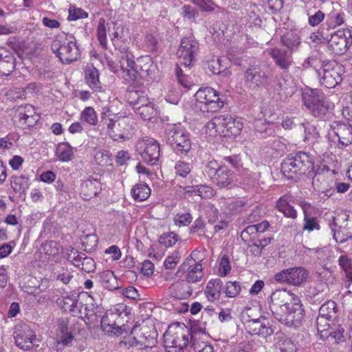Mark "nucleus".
<instances>
[{
    "mask_svg": "<svg viewBox=\"0 0 352 352\" xmlns=\"http://www.w3.org/2000/svg\"><path fill=\"white\" fill-rule=\"evenodd\" d=\"M269 306L274 318L287 326H298L304 317L300 299L285 289H276L271 294Z\"/></svg>",
    "mask_w": 352,
    "mask_h": 352,
    "instance_id": "1",
    "label": "nucleus"
},
{
    "mask_svg": "<svg viewBox=\"0 0 352 352\" xmlns=\"http://www.w3.org/2000/svg\"><path fill=\"white\" fill-rule=\"evenodd\" d=\"M314 170V164L304 152H299L294 156L287 157L281 164V171L288 179H296L298 175L310 174Z\"/></svg>",
    "mask_w": 352,
    "mask_h": 352,
    "instance_id": "2",
    "label": "nucleus"
},
{
    "mask_svg": "<svg viewBox=\"0 0 352 352\" xmlns=\"http://www.w3.org/2000/svg\"><path fill=\"white\" fill-rule=\"evenodd\" d=\"M52 50L63 64H69L80 56L78 47L72 34H60L52 43Z\"/></svg>",
    "mask_w": 352,
    "mask_h": 352,
    "instance_id": "3",
    "label": "nucleus"
},
{
    "mask_svg": "<svg viewBox=\"0 0 352 352\" xmlns=\"http://www.w3.org/2000/svg\"><path fill=\"white\" fill-rule=\"evenodd\" d=\"M320 61L318 59L309 57L307 58L303 66L305 67H313L317 70L320 76V83L327 88H333L342 81V77L340 74V67L331 61L322 62L320 67L318 69Z\"/></svg>",
    "mask_w": 352,
    "mask_h": 352,
    "instance_id": "4",
    "label": "nucleus"
},
{
    "mask_svg": "<svg viewBox=\"0 0 352 352\" xmlns=\"http://www.w3.org/2000/svg\"><path fill=\"white\" fill-rule=\"evenodd\" d=\"M304 105L315 117L323 118L330 106L324 94L316 89H306L302 94Z\"/></svg>",
    "mask_w": 352,
    "mask_h": 352,
    "instance_id": "5",
    "label": "nucleus"
},
{
    "mask_svg": "<svg viewBox=\"0 0 352 352\" xmlns=\"http://www.w3.org/2000/svg\"><path fill=\"white\" fill-rule=\"evenodd\" d=\"M107 132L115 141L129 139L135 126V120L131 116H118L116 120L106 121Z\"/></svg>",
    "mask_w": 352,
    "mask_h": 352,
    "instance_id": "6",
    "label": "nucleus"
},
{
    "mask_svg": "<svg viewBox=\"0 0 352 352\" xmlns=\"http://www.w3.org/2000/svg\"><path fill=\"white\" fill-rule=\"evenodd\" d=\"M206 172L219 188H231L236 181L235 173L226 166H220L217 161L208 163Z\"/></svg>",
    "mask_w": 352,
    "mask_h": 352,
    "instance_id": "7",
    "label": "nucleus"
},
{
    "mask_svg": "<svg viewBox=\"0 0 352 352\" xmlns=\"http://www.w3.org/2000/svg\"><path fill=\"white\" fill-rule=\"evenodd\" d=\"M195 96L198 107L203 112H217L224 104L219 92L211 87L200 88Z\"/></svg>",
    "mask_w": 352,
    "mask_h": 352,
    "instance_id": "8",
    "label": "nucleus"
},
{
    "mask_svg": "<svg viewBox=\"0 0 352 352\" xmlns=\"http://www.w3.org/2000/svg\"><path fill=\"white\" fill-rule=\"evenodd\" d=\"M167 139L175 153L186 155L191 148L189 133L180 125H171L166 129Z\"/></svg>",
    "mask_w": 352,
    "mask_h": 352,
    "instance_id": "9",
    "label": "nucleus"
},
{
    "mask_svg": "<svg viewBox=\"0 0 352 352\" xmlns=\"http://www.w3.org/2000/svg\"><path fill=\"white\" fill-rule=\"evenodd\" d=\"M135 151L142 160L147 164L155 165L160 157V144L151 138L138 140L135 144Z\"/></svg>",
    "mask_w": 352,
    "mask_h": 352,
    "instance_id": "10",
    "label": "nucleus"
},
{
    "mask_svg": "<svg viewBox=\"0 0 352 352\" xmlns=\"http://www.w3.org/2000/svg\"><path fill=\"white\" fill-rule=\"evenodd\" d=\"M309 277V272L302 267H294L276 273L275 280L281 283L300 286Z\"/></svg>",
    "mask_w": 352,
    "mask_h": 352,
    "instance_id": "11",
    "label": "nucleus"
},
{
    "mask_svg": "<svg viewBox=\"0 0 352 352\" xmlns=\"http://www.w3.org/2000/svg\"><path fill=\"white\" fill-rule=\"evenodd\" d=\"M199 43L193 36H186L182 38L177 54L182 65L187 67L194 60L195 56L199 50Z\"/></svg>",
    "mask_w": 352,
    "mask_h": 352,
    "instance_id": "12",
    "label": "nucleus"
},
{
    "mask_svg": "<svg viewBox=\"0 0 352 352\" xmlns=\"http://www.w3.org/2000/svg\"><path fill=\"white\" fill-rule=\"evenodd\" d=\"M351 34L344 30H338L331 34L330 38H326L328 41L329 47L332 52L337 55L344 54L352 43Z\"/></svg>",
    "mask_w": 352,
    "mask_h": 352,
    "instance_id": "13",
    "label": "nucleus"
},
{
    "mask_svg": "<svg viewBox=\"0 0 352 352\" xmlns=\"http://www.w3.org/2000/svg\"><path fill=\"white\" fill-rule=\"evenodd\" d=\"M188 342V338L181 331L172 333L168 329L164 335V344L166 352H182Z\"/></svg>",
    "mask_w": 352,
    "mask_h": 352,
    "instance_id": "14",
    "label": "nucleus"
},
{
    "mask_svg": "<svg viewBox=\"0 0 352 352\" xmlns=\"http://www.w3.org/2000/svg\"><path fill=\"white\" fill-rule=\"evenodd\" d=\"M118 319H120V313L117 309H111L107 311L100 319L102 330L109 335H121L122 329L118 324Z\"/></svg>",
    "mask_w": 352,
    "mask_h": 352,
    "instance_id": "15",
    "label": "nucleus"
},
{
    "mask_svg": "<svg viewBox=\"0 0 352 352\" xmlns=\"http://www.w3.org/2000/svg\"><path fill=\"white\" fill-rule=\"evenodd\" d=\"M267 76L265 72L262 71L261 66L255 61L250 64L245 71L244 80L249 87H258L267 82Z\"/></svg>",
    "mask_w": 352,
    "mask_h": 352,
    "instance_id": "16",
    "label": "nucleus"
},
{
    "mask_svg": "<svg viewBox=\"0 0 352 352\" xmlns=\"http://www.w3.org/2000/svg\"><path fill=\"white\" fill-rule=\"evenodd\" d=\"M34 338V331L25 324L17 327L14 333L16 345L24 350H29L32 347Z\"/></svg>",
    "mask_w": 352,
    "mask_h": 352,
    "instance_id": "17",
    "label": "nucleus"
},
{
    "mask_svg": "<svg viewBox=\"0 0 352 352\" xmlns=\"http://www.w3.org/2000/svg\"><path fill=\"white\" fill-rule=\"evenodd\" d=\"M188 270L186 278L190 283H197L201 280L204 273L203 267L200 263H197L192 257H188L179 267V271Z\"/></svg>",
    "mask_w": 352,
    "mask_h": 352,
    "instance_id": "18",
    "label": "nucleus"
},
{
    "mask_svg": "<svg viewBox=\"0 0 352 352\" xmlns=\"http://www.w3.org/2000/svg\"><path fill=\"white\" fill-rule=\"evenodd\" d=\"M119 58L118 69L120 68L129 80L135 81L136 80V73L135 70V63L133 61V54L127 50L120 51L117 55Z\"/></svg>",
    "mask_w": 352,
    "mask_h": 352,
    "instance_id": "19",
    "label": "nucleus"
},
{
    "mask_svg": "<svg viewBox=\"0 0 352 352\" xmlns=\"http://www.w3.org/2000/svg\"><path fill=\"white\" fill-rule=\"evenodd\" d=\"M140 332L133 338L132 345L142 349L143 347H153L157 344V333L155 331H150L148 327L140 328Z\"/></svg>",
    "mask_w": 352,
    "mask_h": 352,
    "instance_id": "20",
    "label": "nucleus"
},
{
    "mask_svg": "<svg viewBox=\"0 0 352 352\" xmlns=\"http://www.w3.org/2000/svg\"><path fill=\"white\" fill-rule=\"evenodd\" d=\"M245 328L252 335L263 337L270 336L273 333V330L269 327V322L265 318L249 320L246 322Z\"/></svg>",
    "mask_w": 352,
    "mask_h": 352,
    "instance_id": "21",
    "label": "nucleus"
},
{
    "mask_svg": "<svg viewBox=\"0 0 352 352\" xmlns=\"http://www.w3.org/2000/svg\"><path fill=\"white\" fill-rule=\"evenodd\" d=\"M269 54L282 69H287L292 65L291 52L285 50L274 47L270 50Z\"/></svg>",
    "mask_w": 352,
    "mask_h": 352,
    "instance_id": "22",
    "label": "nucleus"
},
{
    "mask_svg": "<svg viewBox=\"0 0 352 352\" xmlns=\"http://www.w3.org/2000/svg\"><path fill=\"white\" fill-rule=\"evenodd\" d=\"M170 296L176 298H186L192 294V289L186 280H179L168 287Z\"/></svg>",
    "mask_w": 352,
    "mask_h": 352,
    "instance_id": "23",
    "label": "nucleus"
},
{
    "mask_svg": "<svg viewBox=\"0 0 352 352\" xmlns=\"http://www.w3.org/2000/svg\"><path fill=\"white\" fill-rule=\"evenodd\" d=\"M135 70H138L136 77L139 75L142 78H151L155 72V66L153 65L152 58L150 56H142L138 58L135 65Z\"/></svg>",
    "mask_w": 352,
    "mask_h": 352,
    "instance_id": "24",
    "label": "nucleus"
},
{
    "mask_svg": "<svg viewBox=\"0 0 352 352\" xmlns=\"http://www.w3.org/2000/svg\"><path fill=\"white\" fill-rule=\"evenodd\" d=\"M223 282L220 278L210 280L204 289L206 299L211 302L219 300L221 294Z\"/></svg>",
    "mask_w": 352,
    "mask_h": 352,
    "instance_id": "25",
    "label": "nucleus"
},
{
    "mask_svg": "<svg viewBox=\"0 0 352 352\" xmlns=\"http://www.w3.org/2000/svg\"><path fill=\"white\" fill-rule=\"evenodd\" d=\"M224 117L223 115L213 118L205 126L206 133L210 137H225Z\"/></svg>",
    "mask_w": 352,
    "mask_h": 352,
    "instance_id": "26",
    "label": "nucleus"
},
{
    "mask_svg": "<svg viewBox=\"0 0 352 352\" xmlns=\"http://www.w3.org/2000/svg\"><path fill=\"white\" fill-rule=\"evenodd\" d=\"M127 102L132 106L133 109L138 105H142V103L146 102L148 99L147 95L142 91L135 89V85H130L125 95Z\"/></svg>",
    "mask_w": 352,
    "mask_h": 352,
    "instance_id": "27",
    "label": "nucleus"
},
{
    "mask_svg": "<svg viewBox=\"0 0 352 352\" xmlns=\"http://www.w3.org/2000/svg\"><path fill=\"white\" fill-rule=\"evenodd\" d=\"M101 190V184L96 179H87L80 186V195L84 199L89 200Z\"/></svg>",
    "mask_w": 352,
    "mask_h": 352,
    "instance_id": "28",
    "label": "nucleus"
},
{
    "mask_svg": "<svg viewBox=\"0 0 352 352\" xmlns=\"http://www.w3.org/2000/svg\"><path fill=\"white\" fill-rule=\"evenodd\" d=\"M224 117V133L226 136H236L240 134L243 124L240 119L235 118L230 115H223Z\"/></svg>",
    "mask_w": 352,
    "mask_h": 352,
    "instance_id": "29",
    "label": "nucleus"
},
{
    "mask_svg": "<svg viewBox=\"0 0 352 352\" xmlns=\"http://www.w3.org/2000/svg\"><path fill=\"white\" fill-rule=\"evenodd\" d=\"M333 133L338 136L339 143L342 146L352 144V126L349 124H337Z\"/></svg>",
    "mask_w": 352,
    "mask_h": 352,
    "instance_id": "30",
    "label": "nucleus"
},
{
    "mask_svg": "<svg viewBox=\"0 0 352 352\" xmlns=\"http://www.w3.org/2000/svg\"><path fill=\"white\" fill-rule=\"evenodd\" d=\"M69 321L66 318H62L58 321L57 328V342L65 346L68 345L74 339L71 331H69Z\"/></svg>",
    "mask_w": 352,
    "mask_h": 352,
    "instance_id": "31",
    "label": "nucleus"
},
{
    "mask_svg": "<svg viewBox=\"0 0 352 352\" xmlns=\"http://www.w3.org/2000/svg\"><path fill=\"white\" fill-rule=\"evenodd\" d=\"M134 111L144 120H151L157 115L155 104L149 98L147 99L146 102L142 103V105L135 107Z\"/></svg>",
    "mask_w": 352,
    "mask_h": 352,
    "instance_id": "32",
    "label": "nucleus"
},
{
    "mask_svg": "<svg viewBox=\"0 0 352 352\" xmlns=\"http://www.w3.org/2000/svg\"><path fill=\"white\" fill-rule=\"evenodd\" d=\"M292 197L289 195H285L279 198L276 202V208L278 210L284 214L287 217L296 219L297 217V212L289 204Z\"/></svg>",
    "mask_w": 352,
    "mask_h": 352,
    "instance_id": "33",
    "label": "nucleus"
},
{
    "mask_svg": "<svg viewBox=\"0 0 352 352\" xmlns=\"http://www.w3.org/2000/svg\"><path fill=\"white\" fill-rule=\"evenodd\" d=\"M97 278L101 285L107 289L113 291L119 288L116 276L111 271L102 272L98 275Z\"/></svg>",
    "mask_w": 352,
    "mask_h": 352,
    "instance_id": "34",
    "label": "nucleus"
},
{
    "mask_svg": "<svg viewBox=\"0 0 352 352\" xmlns=\"http://www.w3.org/2000/svg\"><path fill=\"white\" fill-rule=\"evenodd\" d=\"M17 112L19 118L23 120L25 123L29 126L33 125L36 122V119L34 118L35 111L32 105L25 104L20 106Z\"/></svg>",
    "mask_w": 352,
    "mask_h": 352,
    "instance_id": "35",
    "label": "nucleus"
},
{
    "mask_svg": "<svg viewBox=\"0 0 352 352\" xmlns=\"http://www.w3.org/2000/svg\"><path fill=\"white\" fill-rule=\"evenodd\" d=\"M85 80L88 86L94 91H102L101 83L99 80V72L95 67L86 70Z\"/></svg>",
    "mask_w": 352,
    "mask_h": 352,
    "instance_id": "36",
    "label": "nucleus"
},
{
    "mask_svg": "<svg viewBox=\"0 0 352 352\" xmlns=\"http://www.w3.org/2000/svg\"><path fill=\"white\" fill-rule=\"evenodd\" d=\"M151 188L145 183H138L131 189L133 198L137 201H143L147 199L151 195Z\"/></svg>",
    "mask_w": 352,
    "mask_h": 352,
    "instance_id": "37",
    "label": "nucleus"
},
{
    "mask_svg": "<svg viewBox=\"0 0 352 352\" xmlns=\"http://www.w3.org/2000/svg\"><path fill=\"white\" fill-rule=\"evenodd\" d=\"M281 43L292 52L298 49L300 44V41L299 36L296 33L293 31H288L282 36Z\"/></svg>",
    "mask_w": 352,
    "mask_h": 352,
    "instance_id": "38",
    "label": "nucleus"
},
{
    "mask_svg": "<svg viewBox=\"0 0 352 352\" xmlns=\"http://www.w3.org/2000/svg\"><path fill=\"white\" fill-rule=\"evenodd\" d=\"M337 307L336 303L333 300H329L324 304L319 309V316L333 320L336 318Z\"/></svg>",
    "mask_w": 352,
    "mask_h": 352,
    "instance_id": "39",
    "label": "nucleus"
},
{
    "mask_svg": "<svg viewBox=\"0 0 352 352\" xmlns=\"http://www.w3.org/2000/svg\"><path fill=\"white\" fill-rule=\"evenodd\" d=\"M329 319L318 316L316 319V327L320 338L322 340L327 339L332 335V329H330Z\"/></svg>",
    "mask_w": 352,
    "mask_h": 352,
    "instance_id": "40",
    "label": "nucleus"
},
{
    "mask_svg": "<svg viewBox=\"0 0 352 352\" xmlns=\"http://www.w3.org/2000/svg\"><path fill=\"white\" fill-rule=\"evenodd\" d=\"M338 264L342 270L344 272L346 281L349 287L352 283V260L345 254L341 255L338 258Z\"/></svg>",
    "mask_w": 352,
    "mask_h": 352,
    "instance_id": "41",
    "label": "nucleus"
},
{
    "mask_svg": "<svg viewBox=\"0 0 352 352\" xmlns=\"http://www.w3.org/2000/svg\"><path fill=\"white\" fill-rule=\"evenodd\" d=\"M56 154L59 160L68 162L72 160L73 148L67 142H62L58 145Z\"/></svg>",
    "mask_w": 352,
    "mask_h": 352,
    "instance_id": "42",
    "label": "nucleus"
},
{
    "mask_svg": "<svg viewBox=\"0 0 352 352\" xmlns=\"http://www.w3.org/2000/svg\"><path fill=\"white\" fill-rule=\"evenodd\" d=\"M10 185L15 192H25L29 187L28 179L24 176H12Z\"/></svg>",
    "mask_w": 352,
    "mask_h": 352,
    "instance_id": "43",
    "label": "nucleus"
},
{
    "mask_svg": "<svg viewBox=\"0 0 352 352\" xmlns=\"http://www.w3.org/2000/svg\"><path fill=\"white\" fill-rule=\"evenodd\" d=\"M80 120L89 125L95 126L98 123V116L96 111L91 107H86L80 113Z\"/></svg>",
    "mask_w": 352,
    "mask_h": 352,
    "instance_id": "44",
    "label": "nucleus"
},
{
    "mask_svg": "<svg viewBox=\"0 0 352 352\" xmlns=\"http://www.w3.org/2000/svg\"><path fill=\"white\" fill-rule=\"evenodd\" d=\"M15 67V59L13 55L0 60V74L2 76H8Z\"/></svg>",
    "mask_w": 352,
    "mask_h": 352,
    "instance_id": "45",
    "label": "nucleus"
},
{
    "mask_svg": "<svg viewBox=\"0 0 352 352\" xmlns=\"http://www.w3.org/2000/svg\"><path fill=\"white\" fill-rule=\"evenodd\" d=\"M60 304L65 311L75 314L79 309L81 302H79L74 296H67L63 298Z\"/></svg>",
    "mask_w": 352,
    "mask_h": 352,
    "instance_id": "46",
    "label": "nucleus"
},
{
    "mask_svg": "<svg viewBox=\"0 0 352 352\" xmlns=\"http://www.w3.org/2000/svg\"><path fill=\"white\" fill-rule=\"evenodd\" d=\"M53 276L55 279L65 285L68 284L74 277L72 271L64 267L56 269L54 272Z\"/></svg>",
    "mask_w": 352,
    "mask_h": 352,
    "instance_id": "47",
    "label": "nucleus"
},
{
    "mask_svg": "<svg viewBox=\"0 0 352 352\" xmlns=\"http://www.w3.org/2000/svg\"><path fill=\"white\" fill-rule=\"evenodd\" d=\"M304 223L302 226V230L304 231H307L309 232H312L314 230H319L320 228L319 222L317 218L311 216H305Z\"/></svg>",
    "mask_w": 352,
    "mask_h": 352,
    "instance_id": "48",
    "label": "nucleus"
},
{
    "mask_svg": "<svg viewBox=\"0 0 352 352\" xmlns=\"http://www.w3.org/2000/svg\"><path fill=\"white\" fill-rule=\"evenodd\" d=\"M179 240L178 235L174 232L164 233L160 236L159 242L165 247L174 245Z\"/></svg>",
    "mask_w": 352,
    "mask_h": 352,
    "instance_id": "49",
    "label": "nucleus"
},
{
    "mask_svg": "<svg viewBox=\"0 0 352 352\" xmlns=\"http://www.w3.org/2000/svg\"><path fill=\"white\" fill-rule=\"evenodd\" d=\"M193 192L196 195L201 197V198L208 199L210 198L214 195L213 189L206 185H198L195 186L192 188Z\"/></svg>",
    "mask_w": 352,
    "mask_h": 352,
    "instance_id": "50",
    "label": "nucleus"
},
{
    "mask_svg": "<svg viewBox=\"0 0 352 352\" xmlns=\"http://www.w3.org/2000/svg\"><path fill=\"white\" fill-rule=\"evenodd\" d=\"M225 289V293L227 297L234 298L239 294L241 286L237 281H228L226 283Z\"/></svg>",
    "mask_w": 352,
    "mask_h": 352,
    "instance_id": "51",
    "label": "nucleus"
},
{
    "mask_svg": "<svg viewBox=\"0 0 352 352\" xmlns=\"http://www.w3.org/2000/svg\"><path fill=\"white\" fill-rule=\"evenodd\" d=\"M175 170L177 175L186 177L191 172V166L187 162L178 161L175 165Z\"/></svg>",
    "mask_w": 352,
    "mask_h": 352,
    "instance_id": "52",
    "label": "nucleus"
},
{
    "mask_svg": "<svg viewBox=\"0 0 352 352\" xmlns=\"http://www.w3.org/2000/svg\"><path fill=\"white\" fill-rule=\"evenodd\" d=\"M276 348L280 352H295L296 346L289 338H283L277 342Z\"/></svg>",
    "mask_w": 352,
    "mask_h": 352,
    "instance_id": "53",
    "label": "nucleus"
},
{
    "mask_svg": "<svg viewBox=\"0 0 352 352\" xmlns=\"http://www.w3.org/2000/svg\"><path fill=\"white\" fill-rule=\"evenodd\" d=\"M82 270L87 273L94 272L96 268V263L94 260L86 254L84 255L80 263V267Z\"/></svg>",
    "mask_w": 352,
    "mask_h": 352,
    "instance_id": "54",
    "label": "nucleus"
},
{
    "mask_svg": "<svg viewBox=\"0 0 352 352\" xmlns=\"http://www.w3.org/2000/svg\"><path fill=\"white\" fill-rule=\"evenodd\" d=\"M68 12V19L69 21H76L80 19H85L88 16V14L85 11L74 6H70Z\"/></svg>",
    "mask_w": 352,
    "mask_h": 352,
    "instance_id": "55",
    "label": "nucleus"
},
{
    "mask_svg": "<svg viewBox=\"0 0 352 352\" xmlns=\"http://www.w3.org/2000/svg\"><path fill=\"white\" fill-rule=\"evenodd\" d=\"M43 250L50 256H56L60 253V246L55 241H50L43 244Z\"/></svg>",
    "mask_w": 352,
    "mask_h": 352,
    "instance_id": "56",
    "label": "nucleus"
},
{
    "mask_svg": "<svg viewBox=\"0 0 352 352\" xmlns=\"http://www.w3.org/2000/svg\"><path fill=\"white\" fill-rule=\"evenodd\" d=\"M104 22V19H100L97 28L98 39L103 47L107 46V33Z\"/></svg>",
    "mask_w": 352,
    "mask_h": 352,
    "instance_id": "57",
    "label": "nucleus"
},
{
    "mask_svg": "<svg viewBox=\"0 0 352 352\" xmlns=\"http://www.w3.org/2000/svg\"><path fill=\"white\" fill-rule=\"evenodd\" d=\"M206 224L200 217L197 218L190 228V232L192 234H198L199 236H203L205 234Z\"/></svg>",
    "mask_w": 352,
    "mask_h": 352,
    "instance_id": "58",
    "label": "nucleus"
},
{
    "mask_svg": "<svg viewBox=\"0 0 352 352\" xmlns=\"http://www.w3.org/2000/svg\"><path fill=\"white\" fill-rule=\"evenodd\" d=\"M192 220V215L187 212L184 214H177L175 215L174 218V221L177 226H188Z\"/></svg>",
    "mask_w": 352,
    "mask_h": 352,
    "instance_id": "59",
    "label": "nucleus"
},
{
    "mask_svg": "<svg viewBox=\"0 0 352 352\" xmlns=\"http://www.w3.org/2000/svg\"><path fill=\"white\" fill-rule=\"evenodd\" d=\"M6 96L8 100L15 101L22 98L25 96V91L22 88L12 87L7 91Z\"/></svg>",
    "mask_w": 352,
    "mask_h": 352,
    "instance_id": "60",
    "label": "nucleus"
},
{
    "mask_svg": "<svg viewBox=\"0 0 352 352\" xmlns=\"http://www.w3.org/2000/svg\"><path fill=\"white\" fill-rule=\"evenodd\" d=\"M304 128L305 133V141L314 140L318 138L319 133L314 125L307 124L305 126H304Z\"/></svg>",
    "mask_w": 352,
    "mask_h": 352,
    "instance_id": "61",
    "label": "nucleus"
},
{
    "mask_svg": "<svg viewBox=\"0 0 352 352\" xmlns=\"http://www.w3.org/2000/svg\"><path fill=\"white\" fill-rule=\"evenodd\" d=\"M99 308L96 307L95 309H88L85 314V318L87 319V323L90 324H95L98 322L99 318L101 316L99 314Z\"/></svg>",
    "mask_w": 352,
    "mask_h": 352,
    "instance_id": "62",
    "label": "nucleus"
},
{
    "mask_svg": "<svg viewBox=\"0 0 352 352\" xmlns=\"http://www.w3.org/2000/svg\"><path fill=\"white\" fill-rule=\"evenodd\" d=\"M180 260V255L179 252H174L172 255L168 256L164 263V267L166 269H174L177 265Z\"/></svg>",
    "mask_w": 352,
    "mask_h": 352,
    "instance_id": "63",
    "label": "nucleus"
},
{
    "mask_svg": "<svg viewBox=\"0 0 352 352\" xmlns=\"http://www.w3.org/2000/svg\"><path fill=\"white\" fill-rule=\"evenodd\" d=\"M182 10V15L185 19L191 20L198 17V11L190 5H184Z\"/></svg>",
    "mask_w": 352,
    "mask_h": 352,
    "instance_id": "64",
    "label": "nucleus"
}]
</instances>
